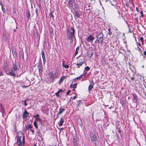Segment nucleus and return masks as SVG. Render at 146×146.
<instances>
[{
	"mask_svg": "<svg viewBox=\"0 0 146 146\" xmlns=\"http://www.w3.org/2000/svg\"><path fill=\"white\" fill-rule=\"evenodd\" d=\"M37 133H38V136L40 137H41L42 136V135L40 133V131L38 129L37 130Z\"/></svg>",
	"mask_w": 146,
	"mask_h": 146,
	"instance_id": "obj_33",
	"label": "nucleus"
},
{
	"mask_svg": "<svg viewBox=\"0 0 146 146\" xmlns=\"http://www.w3.org/2000/svg\"><path fill=\"white\" fill-rule=\"evenodd\" d=\"M50 146H56L55 144H53L52 145H51Z\"/></svg>",
	"mask_w": 146,
	"mask_h": 146,
	"instance_id": "obj_64",
	"label": "nucleus"
},
{
	"mask_svg": "<svg viewBox=\"0 0 146 146\" xmlns=\"http://www.w3.org/2000/svg\"><path fill=\"white\" fill-rule=\"evenodd\" d=\"M117 129V130L118 131V132L119 133H121V131L120 130V128H119V129Z\"/></svg>",
	"mask_w": 146,
	"mask_h": 146,
	"instance_id": "obj_50",
	"label": "nucleus"
},
{
	"mask_svg": "<svg viewBox=\"0 0 146 146\" xmlns=\"http://www.w3.org/2000/svg\"><path fill=\"white\" fill-rule=\"evenodd\" d=\"M3 38L4 40H7V37L6 36V33L5 32V33L4 32L3 33Z\"/></svg>",
	"mask_w": 146,
	"mask_h": 146,
	"instance_id": "obj_32",
	"label": "nucleus"
},
{
	"mask_svg": "<svg viewBox=\"0 0 146 146\" xmlns=\"http://www.w3.org/2000/svg\"><path fill=\"white\" fill-rule=\"evenodd\" d=\"M33 124L34 125V126L35 127V128L36 129H37L38 128V126L37 125V123L35 120V121L34 123H33Z\"/></svg>",
	"mask_w": 146,
	"mask_h": 146,
	"instance_id": "obj_30",
	"label": "nucleus"
},
{
	"mask_svg": "<svg viewBox=\"0 0 146 146\" xmlns=\"http://www.w3.org/2000/svg\"><path fill=\"white\" fill-rule=\"evenodd\" d=\"M140 13L141 14V17H143V13L142 11H141L140 12Z\"/></svg>",
	"mask_w": 146,
	"mask_h": 146,
	"instance_id": "obj_46",
	"label": "nucleus"
},
{
	"mask_svg": "<svg viewBox=\"0 0 146 146\" xmlns=\"http://www.w3.org/2000/svg\"><path fill=\"white\" fill-rule=\"evenodd\" d=\"M71 92V90H69L68 92H67V94H66V95L67 96V95H68L69 94V93L70 92Z\"/></svg>",
	"mask_w": 146,
	"mask_h": 146,
	"instance_id": "obj_53",
	"label": "nucleus"
},
{
	"mask_svg": "<svg viewBox=\"0 0 146 146\" xmlns=\"http://www.w3.org/2000/svg\"><path fill=\"white\" fill-rule=\"evenodd\" d=\"M77 84H76L75 83L74 84L72 85V84H71L70 86V88H76Z\"/></svg>",
	"mask_w": 146,
	"mask_h": 146,
	"instance_id": "obj_27",
	"label": "nucleus"
},
{
	"mask_svg": "<svg viewBox=\"0 0 146 146\" xmlns=\"http://www.w3.org/2000/svg\"><path fill=\"white\" fill-rule=\"evenodd\" d=\"M26 129L27 130H28L29 129L32 128L31 125L30 124H29V125H27L26 126Z\"/></svg>",
	"mask_w": 146,
	"mask_h": 146,
	"instance_id": "obj_37",
	"label": "nucleus"
},
{
	"mask_svg": "<svg viewBox=\"0 0 146 146\" xmlns=\"http://www.w3.org/2000/svg\"><path fill=\"white\" fill-rule=\"evenodd\" d=\"M77 98V96H75L74 97L73 100H74L75 99H76Z\"/></svg>",
	"mask_w": 146,
	"mask_h": 146,
	"instance_id": "obj_61",
	"label": "nucleus"
},
{
	"mask_svg": "<svg viewBox=\"0 0 146 146\" xmlns=\"http://www.w3.org/2000/svg\"><path fill=\"white\" fill-rule=\"evenodd\" d=\"M59 92L58 91L56 93H55V95H56V96L57 97H59Z\"/></svg>",
	"mask_w": 146,
	"mask_h": 146,
	"instance_id": "obj_44",
	"label": "nucleus"
},
{
	"mask_svg": "<svg viewBox=\"0 0 146 146\" xmlns=\"http://www.w3.org/2000/svg\"><path fill=\"white\" fill-rule=\"evenodd\" d=\"M49 16L50 17H53V15H52V11H51L50 13L49 14Z\"/></svg>",
	"mask_w": 146,
	"mask_h": 146,
	"instance_id": "obj_45",
	"label": "nucleus"
},
{
	"mask_svg": "<svg viewBox=\"0 0 146 146\" xmlns=\"http://www.w3.org/2000/svg\"><path fill=\"white\" fill-rule=\"evenodd\" d=\"M18 137L17 138H25V136L23 132L19 131L18 133Z\"/></svg>",
	"mask_w": 146,
	"mask_h": 146,
	"instance_id": "obj_15",
	"label": "nucleus"
},
{
	"mask_svg": "<svg viewBox=\"0 0 146 146\" xmlns=\"http://www.w3.org/2000/svg\"><path fill=\"white\" fill-rule=\"evenodd\" d=\"M30 131H31L32 132V134H34V131L33 129H30Z\"/></svg>",
	"mask_w": 146,
	"mask_h": 146,
	"instance_id": "obj_54",
	"label": "nucleus"
},
{
	"mask_svg": "<svg viewBox=\"0 0 146 146\" xmlns=\"http://www.w3.org/2000/svg\"><path fill=\"white\" fill-rule=\"evenodd\" d=\"M17 144L19 146H24L25 145V138H17Z\"/></svg>",
	"mask_w": 146,
	"mask_h": 146,
	"instance_id": "obj_4",
	"label": "nucleus"
},
{
	"mask_svg": "<svg viewBox=\"0 0 146 146\" xmlns=\"http://www.w3.org/2000/svg\"><path fill=\"white\" fill-rule=\"evenodd\" d=\"M79 47H77L76 48V52L75 53V56H76L78 54V50H79Z\"/></svg>",
	"mask_w": 146,
	"mask_h": 146,
	"instance_id": "obj_39",
	"label": "nucleus"
},
{
	"mask_svg": "<svg viewBox=\"0 0 146 146\" xmlns=\"http://www.w3.org/2000/svg\"><path fill=\"white\" fill-rule=\"evenodd\" d=\"M74 3V0H70L68 2V4L70 7H72L73 4Z\"/></svg>",
	"mask_w": 146,
	"mask_h": 146,
	"instance_id": "obj_20",
	"label": "nucleus"
},
{
	"mask_svg": "<svg viewBox=\"0 0 146 146\" xmlns=\"http://www.w3.org/2000/svg\"><path fill=\"white\" fill-rule=\"evenodd\" d=\"M129 68L133 72V75H134L135 74V71H134L135 70L134 69V68L132 66H130Z\"/></svg>",
	"mask_w": 146,
	"mask_h": 146,
	"instance_id": "obj_25",
	"label": "nucleus"
},
{
	"mask_svg": "<svg viewBox=\"0 0 146 146\" xmlns=\"http://www.w3.org/2000/svg\"><path fill=\"white\" fill-rule=\"evenodd\" d=\"M42 65L41 63H39L38 65L37 66L38 69L39 71V73L40 74H42L43 72V69L42 68Z\"/></svg>",
	"mask_w": 146,
	"mask_h": 146,
	"instance_id": "obj_9",
	"label": "nucleus"
},
{
	"mask_svg": "<svg viewBox=\"0 0 146 146\" xmlns=\"http://www.w3.org/2000/svg\"><path fill=\"white\" fill-rule=\"evenodd\" d=\"M84 58H81L79 59L78 61V63L76 64V65L78 66L77 68H80V66H82L84 62Z\"/></svg>",
	"mask_w": 146,
	"mask_h": 146,
	"instance_id": "obj_6",
	"label": "nucleus"
},
{
	"mask_svg": "<svg viewBox=\"0 0 146 146\" xmlns=\"http://www.w3.org/2000/svg\"><path fill=\"white\" fill-rule=\"evenodd\" d=\"M129 3H131L132 5H133V1L132 0H130V1H129Z\"/></svg>",
	"mask_w": 146,
	"mask_h": 146,
	"instance_id": "obj_55",
	"label": "nucleus"
},
{
	"mask_svg": "<svg viewBox=\"0 0 146 146\" xmlns=\"http://www.w3.org/2000/svg\"><path fill=\"white\" fill-rule=\"evenodd\" d=\"M64 122V120L62 118H61L60 121L58 123V125L59 126H62L63 123Z\"/></svg>",
	"mask_w": 146,
	"mask_h": 146,
	"instance_id": "obj_18",
	"label": "nucleus"
},
{
	"mask_svg": "<svg viewBox=\"0 0 146 146\" xmlns=\"http://www.w3.org/2000/svg\"><path fill=\"white\" fill-rule=\"evenodd\" d=\"M58 70H56L54 74L53 72L52 71L48 73V76L50 82H53L54 80V79L57 78L58 75Z\"/></svg>",
	"mask_w": 146,
	"mask_h": 146,
	"instance_id": "obj_2",
	"label": "nucleus"
},
{
	"mask_svg": "<svg viewBox=\"0 0 146 146\" xmlns=\"http://www.w3.org/2000/svg\"><path fill=\"white\" fill-rule=\"evenodd\" d=\"M87 73V72H86V71H85V70H84V73H83V74H82V75H83V76H84V75H86V73Z\"/></svg>",
	"mask_w": 146,
	"mask_h": 146,
	"instance_id": "obj_49",
	"label": "nucleus"
},
{
	"mask_svg": "<svg viewBox=\"0 0 146 146\" xmlns=\"http://www.w3.org/2000/svg\"><path fill=\"white\" fill-rule=\"evenodd\" d=\"M131 95L133 96V101L135 103H137L138 100V97L137 95L135 93H133Z\"/></svg>",
	"mask_w": 146,
	"mask_h": 146,
	"instance_id": "obj_13",
	"label": "nucleus"
},
{
	"mask_svg": "<svg viewBox=\"0 0 146 146\" xmlns=\"http://www.w3.org/2000/svg\"><path fill=\"white\" fill-rule=\"evenodd\" d=\"M39 117V115L38 114H36L35 116H34V117Z\"/></svg>",
	"mask_w": 146,
	"mask_h": 146,
	"instance_id": "obj_52",
	"label": "nucleus"
},
{
	"mask_svg": "<svg viewBox=\"0 0 146 146\" xmlns=\"http://www.w3.org/2000/svg\"><path fill=\"white\" fill-rule=\"evenodd\" d=\"M103 34L102 33H100L97 36L96 40L100 44H102L103 41Z\"/></svg>",
	"mask_w": 146,
	"mask_h": 146,
	"instance_id": "obj_3",
	"label": "nucleus"
},
{
	"mask_svg": "<svg viewBox=\"0 0 146 146\" xmlns=\"http://www.w3.org/2000/svg\"><path fill=\"white\" fill-rule=\"evenodd\" d=\"M87 3H90L91 0H86Z\"/></svg>",
	"mask_w": 146,
	"mask_h": 146,
	"instance_id": "obj_48",
	"label": "nucleus"
},
{
	"mask_svg": "<svg viewBox=\"0 0 146 146\" xmlns=\"http://www.w3.org/2000/svg\"><path fill=\"white\" fill-rule=\"evenodd\" d=\"M19 54L20 59H24V53L23 52H22L21 51H19Z\"/></svg>",
	"mask_w": 146,
	"mask_h": 146,
	"instance_id": "obj_17",
	"label": "nucleus"
},
{
	"mask_svg": "<svg viewBox=\"0 0 146 146\" xmlns=\"http://www.w3.org/2000/svg\"><path fill=\"white\" fill-rule=\"evenodd\" d=\"M111 30V29L110 28H109L108 29V31H109V33H108V34L109 35H111L112 34V32H111L110 31V30Z\"/></svg>",
	"mask_w": 146,
	"mask_h": 146,
	"instance_id": "obj_43",
	"label": "nucleus"
},
{
	"mask_svg": "<svg viewBox=\"0 0 146 146\" xmlns=\"http://www.w3.org/2000/svg\"><path fill=\"white\" fill-rule=\"evenodd\" d=\"M13 54V56H15L16 57H17V53L16 52V50L15 51L12 52Z\"/></svg>",
	"mask_w": 146,
	"mask_h": 146,
	"instance_id": "obj_41",
	"label": "nucleus"
},
{
	"mask_svg": "<svg viewBox=\"0 0 146 146\" xmlns=\"http://www.w3.org/2000/svg\"><path fill=\"white\" fill-rule=\"evenodd\" d=\"M75 15L78 18H80L81 15V13L79 11V10L76 11L75 10Z\"/></svg>",
	"mask_w": 146,
	"mask_h": 146,
	"instance_id": "obj_16",
	"label": "nucleus"
},
{
	"mask_svg": "<svg viewBox=\"0 0 146 146\" xmlns=\"http://www.w3.org/2000/svg\"><path fill=\"white\" fill-rule=\"evenodd\" d=\"M29 113L25 109L24 111L23 114L22 116L23 118L26 120L28 119H29L30 116L29 115Z\"/></svg>",
	"mask_w": 146,
	"mask_h": 146,
	"instance_id": "obj_5",
	"label": "nucleus"
},
{
	"mask_svg": "<svg viewBox=\"0 0 146 146\" xmlns=\"http://www.w3.org/2000/svg\"><path fill=\"white\" fill-rule=\"evenodd\" d=\"M90 138L91 141L92 142L94 141H96L97 140V136L95 135H90Z\"/></svg>",
	"mask_w": 146,
	"mask_h": 146,
	"instance_id": "obj_12",
	"label": "nucleus"
},
{
	"mask_svg": "<svg viewBox=\"0 0 146 146\" xmlns=\"http://www.w3.org/2000/svg\"><path fill=\"white\" fill-rule=\"evenodd\" d=\"M3 75V72H0V76H2Z\"/></svg>",
	"mask_w": 146,
	"mask_h": 146,
	"instance_id": "obj_56",
	"label": "nucleus"
},
{
	"mask_svg": "<svg viewBox=\"0 0 146 146\" xmlns=\"http://www.w3.org/2000/svg\"><path fill=\"white\" fill-rule=\"evenodd\" d=\"M38 119H39L40 121V123L41 126H43L44 125L45 121H44L42 119H41L40 118H38Z\"/></svg>",
	"mask_w": 146,
	"mask_h": 146,
	"instance_id": "obj_24",
	"label": "nucleus"
},
{
	"mask_svg": "<svg viewBox=\"0 0 146 146\" xmlns=\"http://www.w3.org/2000/svg\"><path fill=\"white\" fill-rule=\"evenodd\" d=\"M67 39L70 41V44H72L73 42V38H75L74 34L75 30L74 28H71L67 31Z\"/></svg>",
	"mask_w": 146,
	"mask_h": 146,
	"instance_id": "obj_1",
	"label": "nucleus"
},
{
	"mask_svg": "<svg viewBox=\"0 0 146 146\" xmlns=\"http://www.w3.org/2000/svg\"><path fill=\"white\" fill-rule=\"evenodd\" d=\"M16 10H13V12L14 14L16 13Z\"/></svg>",
	"mask_w": 146,
	"mask_h": 146,
	"instance_id": "obj_63",
	"label": "nucleus"
},
{
	"mask_svg": "<svg viewBox=\"0 0 146 146\" xmlns=\"http://www.w3.org/2000/svg\"><path fill=\"white\" fill-rule=\"evenodd\" d=\"M65 76H63L60 78L58 82V83L59 84H61V82H63L64 79L65 78Z\"/></svg>",
	"mask_w": 146,
	"mask_h": 146,
	"instance_id": "obj_22",
	"label": "nucleus"
},
{
	"mask_svg": "<svg viewBox=\"0 0 146 146\" xmlns=\"http://www.w3.org/2000/svg\"><path fill=\"white\" fill-rule=\"evenodd\" d=\"M29 100V99H28L27 100H26L25 101H24L23 100L22 101V102H24V105L25 106H27V103L26 102L27 100Z\"/></svg>",
	"mask_w": 146,
	"mask_h": 146,
	"instance_id": "obj_36",
	"label": "nucleus"
},
{
	"mask_svg": "<svg viewBox=\"0 0 146 146\" xmlns=\"http://www.w3.org/2000/svg\"><path fill=\"white\" fill-rule=\"evenodd\" d=\"M143 54L144 55L146 56V51H145L143 52Z\"/></svg>",
	"mask_w": 146,
	"mask_h": 146,
	"instance_id": "obj_60",
	"label": "nucleus"
},
{
	"mask_svg": "<svg viewBox=\"0 0 146 146\" xmlns=\"http://www.w3.org/2000/svg\"><path fill=\"white\" fill-rule=\"evenodd\" d=\"M116 128L117 129H119L120 128V126L119 123H117L115 125Z\"/></svg>",
	"mask_w": 146,
	"mask_h": 146,
	"instance_id": "obj_34",
	"label": "nucleus"
},
{
	"mask_svg": "<svg viewBox=\"0 0 146 146\" xmlns=\"http://www.w3.org/2000/svg\"><path fill=\"white\" fill-rule=\"evenodd\" d=\"M65 109L64 108H60L59 109V111L58 112V114H60L62 113L64 111H65Z\"/></svg>",
	"mask_w": 146,
	"mask_h": 146,
	"instance_id": "obj_23",
	"label": "nucleus"
},
{
	"mask_svg": "<svg viewBox=\"0 0 146 146\" xmlns=\"http://www.w3.org/2000/svg\"><path fill=\"white\" fill-rule=\"evenodd\" d=\"M25 82H28V83H30L29 84H28V85H27V86H23L22 87L23 88H26V87H28L29 86H30V83H31V82H30L29 81V80H26V81H25Z\"/></svg>",
	"mask_w": 146,
	"mask_h": 146,
	"instance_id": "obj_29",
	"label": "nucleus"
},
{
	"mask_svg": "<svg viewBox=\"0 0 146 146\" xmlns=\"http://www.w3.org/2000/svg\"><path fill=\"white\" fill-rule=\"evenodd\" d=\"M27 17L28 18V19H29L30 17V12L29 10L27 11Z\"/></svg>",
	"mask_w": 146,
	"mask_h": 146,
	"instance_id": "obj_35",
	"label": "nucleus"
},
{
	"mask_svg": "<svg viewBox=\"0 0 146 146\" xmlns=\"http://www.w3.org/2000/svg\"><path fill=\"white\" fill-rule=\"evenodd\" d=\"M13 69L14 70V71H16L17 70V67L15 64H13Z\"/></svg>",
	"mask_w": 146,
	"mask_h": 146,
	"instance_id": "obj_31",
	"label": "nucleus"
},
{
	"mask_svg": "<svg viewBox=\"0 0 146 146\" xmlns=\"http://www.w3.org/2000/svg\"><path fill=\"white\" fill-rule=\"evenodd\" d=\"M1 109L2 110H3V112H5V110L4 109H3V107H1Z\"/></svg>",
	"mask_w": 146,
	"mask_h": 146,
	"instance_id": "obj_62",
	"label": "nucleus"
},
{
	"mask_svg": "<svg viewBox=\"0 0 146 146\" xmlns=\"http://www.w3.org/2000/svg\"><path fill=\"white\" fill-rule=\"evenodd\" d=\"M11 49L12 50V52H13L14 51L16 50L14 46H12L11 48Z\"/></svg>",
	"mask_w": 146,
	"mask_h": 146,
	"instance_id": "obj_42",
	"label": "nucleus"
},
{
	"mask_svg": "<svg viewBox=\"0 0 146 146\" xmlns=\"http://www.w3.org/2000/svg\"><path fill=\"white\" fill-rule=\"evenodd\" d=\"M94 38V37L93 36L90 35L88 36L86 40L88 42L92 43Z\"/></svg>",
	"mask_w": 146,
	"mask_h": 146,
	"instance_id": "obj_7",
	"label": "nucleus"
},
{
	"mask_svg": "<svg viewBox=\"0 0 146 146\" xmlns=\"http://www.w3.org/2000/svg\"><path fill=\"white\" fill-rule=\"evenodd\" d=\"M35 12L37 15H38V10H36Z\"/></svg>",
	"mask_w": 146,
	"mask_h": 146,
	"instance_id": "obj_57",
	"label": "nucleus"
},
{
	"mask_svg": "<svg viewBox=\"0 0 146 146\" xmlns=\"http://www.w3.org/2000/svg\"><path fill=\"white\" fill-rule=\"evenodd\" d=\"M93 54V52L91 51H88L87 53V55L90 58H91Z\"/></svg>",
	"mask_w": 146,
	"mask_h": 146,
	"instance_id": "obj_21",
	"label": "nucleus"
},
{
	"mask_svg": "<svg viewBox=\"0 0 146 146\" xmlns=\"http://www.w3.org/2000/svg\"><path fill=\"white\" fill-rule=\"evenodd\" d=\"M62 65L64 67V68H65L67 69V68H69V66L68 65H66L64 63H63L62 64Z\"/></svg>",
	"mask_w": 146,
	"mask_h": 146,
	"instance_id": "obj_28",
	"label": "nucleus"
},
{
	"mask_svg": "<svg viewBox=\"0 0 146 146\" xmlns=\"http://www.w3.org/2000/svg\"><path fill=\"white\" fill-rule=\"evenodd\" d=\"M3 69L5 70V73L7 72H8V71L9 70V65L7 62L4 63Z\"/></svg>",
	"mask_w": 146,
	"mask_h": 146,
	"instance_id": "obj_10",
	"label": "nucleus"
},
{
	"mask_svg": "<svg viewBox=\"0 0 146 146\" xmlns=\"http://www.w3.org/2000/svg\"><path fill=\"white\" fill-rule=\"evenodd\" d=\"M134 78L133 77H130V79L132 80H133L134 79Z\"/></svg>",
	"mask_w": 146,
	"mask_h": 146,
	"instance_id": "obj_59",
	"label": "nucleus"
},
{
	"mask_svg": "<svg viewBox=\"0 0 146 146\" xmlns=\"http://www.w3.org/2000/svg\"><path fill=\"white\" fill-rule=\"evenodd\" d=\"M140 40L141 41V42L143 43L144 42L143 38L142 37H141Z\"/></svg>",
	"mask_w": 146,
	"mask_h": 146,
	"instance_id": "obj_47",
	"label": "nucleus"
},
{
	"mask_svg": "<svg viewBox=\"0 0 146 146\" xmlns=\"http://www.w3.org/2000/svg\"><path fill=\"white\" fill-rule=\"evenodd\" d=\"M135 19L136 20V21H137V23L138 24L139 23V22H138V18H135Z\"/></svg>",
	"mask_w": 146,
	"mask_h": 146,
	"instance_id": "obj_58",
	"label": "nucleus"
},
{
	"mask_svg": "<svg viewBox=\"0 0 146 146\" xmlns=\"http://www.w3.org/2000/svg\"><path fill=\"white\" fill-rule=\"evenodd\" d=\"M6 74L7 75H9L11 76H15L16 74L14 71H13V70H11L10 71L7 72L6 73Z\"/></svg>",
	"mask_w": 146,
	"mask_h": 146,
	"instance_id": "obj_11",
	"label": "nucleus"
},
{
	"mask_svg": "<svg viewBox=\"0 0 146 146\" xmlns=\"http://www.w3.org/2000/svg\"><path fill=\"white\" fill-rule=\"evenodd\" d=\"M94 85V83L92 81L90 84V85L88 87V90L90 91L92 90L93 88V86Z\"/></svg>",
	"mask_w": 146,
	"mask_h": 146,
	"instance_id": "obj_19",
	"label": "nucleus"
},
{
	"mask_svg": "<svg viewBox=\"0 0 146 146\" xmlns=\"http://www.w3.org/2000/svg\"><path fill=\"white\" fill-rule=\"evenodd\" d=\"M83 76V75H82V74L81 75H80V76H79V77H77L76 78V79L77 80H80V79L82 78V77Z\"/></svg>",
	"mask_w": 146,
	"mask_h": 146,
	"instance_id": "obj_40",
	"label": "nucleus"
},
{
	"mask_svg": "<svg viewBox=\"0 0 146 146\" xmlns=\"http://www.w3.org/2000/svg\"><path fill=\"white\" fill-rule=\"evenodd\" d=\"M41 55L43 60V63L45 64L46 63V58L45 56V54L43 50H42Z\"/></svg>",
	"mask_w": 146,
	"mask_h": 146,
	"instance_id": "obj_14",
	"label": "nucleus"
},
{
	"mask_svg": "<svg viewBox=\"0 0 146 146\" xmlns=\"http://www.w3.org/2000/svg\"><path fill=\"white\" fill-rule=\"evenodd\" d=\"M90 67H89L88 66H87L84 68V70H85V71H86L87 72V71H88L89 70H90Z\"/></svg>",
	"mask_w": 146,
	"mask_h": 146,
	"instance_id": "obj_38",
	"label": "nucleus"
},
{
	"mask_svg": "<svg viewBox=\"0 0 146 146\" xmlns=\"http://www.w3.org/2000/svg\"><path fill=\"white\" fill-rule=\"evenodd\" d=\"M59 93H60V92H62L64 91H64H63L62 89H60L58 90V91Z\"/></svg>",
	"mask_w": 146,
	"mask_h": 146,
	"instance_id": "obj_51",
	"label": "nucleus"
},
{
	"mask_svg": "<svg viewBox=\"0 0 146 146\" xmlns=\"http://www.w3.org/2000/svg\"><path fill=\"white\" fill-rule=\"evenodd\" d=\"M77 107H78L79 106L82 104V102L81 100L77 101Z\"/></svg>",
	"mask_w": 146,
	"mask_h": 146,
	"instance_id": "obj_26",
	"label": "nucleus"
},
{
	"mask_svg": "<svg viewBox=\"0 0 146 146\" xmlns=\"http://www.w3.org/2000/svg\"><path fill=\"white\" fill-rule=\"evenodd\" d=\"M73 141L74 144V146H78L77 137L76 135H74L73 136Z\"/></svg>",
	"mask_w": 146,
	"mask_h": 146,
	"instance_id": "obj_8",
	"label": "nucleus"
}]
</instances>
